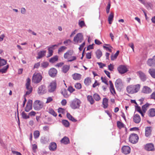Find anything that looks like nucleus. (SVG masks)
<instances>
[{
  "mask_svg": "<svg viewBox=\"0 0 155 155\" xmlns=\"http://www.w3.org/2000/svg\"><path fill=\"white\" fill-rule=\"evenodd\" d=\"M31 81L30 79L28 78L27 80V82L26 84V89L27 91L26 92L25 94L24 95V100L23 104V107H24L25 103L27 101L26 98V96L29 95L32 92V89L30 85V82Z\"/></svg>",
  "mask_w": 155,
  "mask_h": 155,
  "instance_id": "obj_1",
  "label": "nucleus"
},
{
  "mask_svg": "<svg viewBox=\"0 0 155 155\" xmlns=\"http://www.w3.org/2000/svg\"><path fill=\"white\" fill-rule=\"evenodd\" d=\"M140 88V85L137 84L135 85H130L127 87V92L130 94H133L137 92Z\"/></svg>",
  "mask_w": 155,
  "mask_h": 155,
  "instance_id": "obj_2",
  "label": "nucleus"
},
{
  "mask_svg": "<svg viewBox=\"0 0 155 155\" xmlns=\"http://www.w3.org/2000/svg\"><path fill=\"white\" fill-rule=\"evenodd\" d=\"M81 103V102L79 99L75 98L70 102V107L73 109H79Z\"/></svg>",
  "mask_w": 155,
  "mask_h": 155,
  "instance_id": "obj_3",
  "label": "nucleus"
},
{
  "mask_svg": "<svg viewBox=\"0 0 155 155\" xmlns=\"http://www.w3.org/2000/svg\"><path fill=\"white\" fill-rule=\"evenodd\" d=\"M42 79V76L39 73L35 72L33 74L32 81L35 83H38Z\"/></svg>",
  "mask_w": 155,
  "mask_h": 155,
  "instance_id": "obj_4",
  "label": "nucleus"
},
{
  "mask_svg": "<svg viewBox=\"0 0 155 155\" xmlns=\"http://www.w3.org/2000/svg\"><path fill=\"white\" fill-rule=\"evenodd\" d=\"M43 107V103L39 100L35 101L33 104L34 109L36 110H39L42 108Z\"/></svg>",
  "mask_w": 155,
  "mask_h": 155,
  "instance_id": "obj_5",
  "label": "nucleus"
},
{
  "mask_svg": "<svg viewBox=\"0 0 155 155\" xmlns=\"http://www.w3.org/2000/svg\"><path fill=\"white\" fill-rule=\"evenodd\" d=\"M83 40V36L81 33H78L74 37L73 41L75 43H81Z\"/></svg>",
  "mask_w": 155,
  "mask_h": 155,
  "instance_id": "obj_6",
  "label": "nucleus"
},
{
  "mask_svg": "<svg viewBox=\"0 0 155 155\" xmlns=\"http://www.w3.org/2000/svg\"><path fill=\"white\" fill-rule=\"evenodd\" d=\"M139 137L136 134H133L130 135L129 138V140L130 142L133 143H136L138 141Z\"/></svg>",
  "mask_w": 155,
  "mask_h": 155,
  "instance_id": "obj_7",
  "label": "nucleus"
},
{
  "mask_svg": "<svg viewBox=\"0 0 155 155\" xmlns=\"http://www.w3.org/2000/svg\"><path fill=\"white\" fill-rule=\"evenodd\" d=\"M46 92L45 86L43 85L40 86L38 90V93L39 95H42Z\"/></svg>",
  "mask_w": 155,
  "mask_h": 155,
  "instance_id": "obj_8",
  "label": "nucleus"
},
{
  "mask_svg": "<svg viewBox=\"0 0 155 155\" xmlns=\"http://www.w3.org/2000/svg\"><path fill=\"white\" fill-rule=\"evenodd\" d=\"M56 86V84L55 81H52L48 87V91L50 92H53L55 89Z\"/></svg>",
  "mask_w": 155,
  "mask_h": 155,
  "instance_id": "obj_9",
  "label": "nucleus"
},
{
  "mask_svg": "<svg viewBox=\"0 0 155 155\" xmlns=\"http://www.w3.org/2000/svg\"><path fill=\"white\" fill-rule=\"evenodd\" d=\"M32 101L31 100H28L26 107L25 109V110L26 112H29L32 108Z\"/></svg>",
  "mask_w": 155,
  "mask_h": 155,
  "instance_id": "obj_10",
  "label": "nucleus"
},
{
  "mask_svg": "<svg viewBox=\"0 0 155 155\" xmlns=\"http://www.w3.org/2000/svg\"><path fill=\"white\" fill-rule=\"evenodd\" d=\"M117 70L121 74H124L127 71V68L126 67L122 65L119 66L117 68Z\"/></svg>",
  "mask_w": 155,
  "mask_h": 155,
  "instance_id": "obj_11",
  "label": "nucleus"
},
{
  "mask_svg": "<svg viewBox=\"0 0 155 155\" xmlns=\"http://www.w3.org/2000/svg\"><path fill=\"white\" fill-rule=\"evenodd\" d=\"M145 150L147 151H153L154 150V146L153 144L151 143H147L145 146Z\"/></svg>",
  "mask_w": 155,
  "mask_h": 155,
  "instance_id": "obj_12",
  "label": "nucleus"
},
{
  "mask_svg": "<svg viewBox=\"0 0 155 155\" xmlns=\"http://www.w3.org/2000/svg\"><path fill=\"white\" fill-rule=\"evenodd\" d=\"M116 87L119 90H120L122 85L121 80L119 79H117L115 82Z\"/></svg>",
  "mask_w": 155,
  "mask_h": 155,
  "instance_id": "obj_13",
  "label": "nucleus"
},
{
  "mask_svg": "<svg viewBox=\"0 0 155 155\" xmlns=\"http://www.w3.org/2000/svg\"><path fill=\"white\" fill-rule=\"evenodd\" d=\"M147 63L149 66L155 67V55L153 56L152 58L149 59Z\"/></svg>",
  "mask_w": 155,
  "mask_h": 155,
  "instance_id": "obj_14",
  "label": "nucleus"
},
{
  "mask_svg": "<svg viewBox=\"0 0 155 155\" xmlns=\"http://www.w3.org/2000/svg\"><path fill=\"white\" fill-rule=\"evenodd\" d=\"M123 153L125 154H127L130 153V149L128 146H124L122 148Z\"/></svg>",
  "mask_w": 155,
  "mask_h": 155,
  "instance_id": "obj_15",
  "label": "nucleus"
},
{
  "mask_svg": "<svg viewBox=\"0 0 155 155\" xmlns=\"http://www.w3.org/2000/svg\"><path fill=\"white\" fill-rule=\"evenodd\" d=\"M49 74L51 77L55 76L57 73V70L54 68H51L49 71Z\"/></svg>",
  "mask_w": 155,
  "mask_h": 155,
  "instance_id": "obj_16",
  "label": "nucleus"
},
{
  "mask_svg": "<svg viewBox=\"0 0 155 155\" xmlns=\"http://www.w3.org/2000/svg\"><path fill=\"white\" fill-rule=\"evenodd\" d=\"M133 119L134 122L137 124L139 123L141 120L140 116L137 114L134 115Z\"/></svg>",
  "mask_w": 155,
  "mask_h": 155,
  "instance_id": "obj_17",
  "label": "nucleus"
},
{
  "mask_svg": "<svg viewBox=\"0 0 155 155\" xmlns=\"http://www.w3.org/2000/svg\"><path fill=\"white\" fill-rule=\"evenodd\" d=\"M142 91L144 93L149 94L151 92V90L147 86H144L143 87Z\"/></svg>",
  "mask_w": 155,
  "mask_h": 155,
  "instance_id": "obj_18",
  "label": "nucleus"
},
{
  "mask_svg": "<svg viewBox=\"0 0 155 155\" xmlns=\"http://www.w3.org/2000/svg\"><path fill=\"white\" fill-rule=\"evenodd\" d=\"M57 46V45H55L48 48V57H50L52 55L53 52V50L54 49V47L55 46Z\"/></svg>",
  "mask_w": 155,
  "mask_h": 155,
  "instance_id": "obj_19",
  "label": "nucleus"
},
{
  "mask_svg": "<svg viewBox=\"0 0 155 155\" xmlns=\"http://www.w3.org/2000/svg\"><path fill=\"white\" fill-rule=\"evenodd\" d=\"M46 51L45 50L41 51L38 52V56L37 57V59H40L44 56L46 54Z\"/></svg>",
  "mask_w": 155,
  "mask_h": 155,
  "instance_id": "obj_20",
  "label": "nucleus"
},
{
  "mask_svg": "<svg viewBox=\"0 0 155 155\" xmlns=\"http://www.w3.org/2000/svg\"><path fill=\"white\" fill-rule=\"evenodd\" d=\"M49 148L50 150L54 151L57 148L56 144L54 142L50 143L49 147Z\"/></svg>",
  "mask_w": 155,
  "mask_h": 155,
  "instance_id": "obj_21",
  "label": "nucleus"
},
{
  "mask_svg": "<svg viewBox=\"0 0 155 155\" xmlns=\"http://www.w3.org/2000/svg\"><path fill=\"white\" fill-rule=\"evenodd\" d=\"M151 132V127H146L145 128V135L147 137L149 136Z\"/></svg>",
  "mask_w": 155,
  "mask_h": 155,
  "instance_id": "obj_22",
  "label": "nucleus"
},
{
  "mask_svg": "<svg viewBox=\"0 0 155 155\" xmlns=\"http://www.w3.org/2000/svg\"><path fill=\"white\" fill-rule=\"evenodd\" d=\"M73 51L72 50H68L64 54V57L65 59H68L70 56L73 54Z\"/></svg>",
  "mask_w": 155,
  "mask_h": 155,
  "instance_id": "obj_23",
  "label": "nucleus"
},
{
  "mask_svg": "<svg viewBox=\"0 0 155 155\" xmlns=\"http://www.w3.org/2000/svg\"><path fill=\"white\" fill-rule=\"evenodd\" d=\"M81 75L79 74L75 73L72 75L73 79L75 80H79L81 78Z\"/></svg>",
  "mask_w": 155,
  "mask_h": 155,
  "instance_id": "obj_24",
  "label": "nucleus"
},
{
  "mask_svg": "<svg viewBox=\"0 0 155 155\" xmlns=\"http://www.w3.org/2000/svg\"><path fill=\"white\" fill-rule=\"evenodd\" d=\"M110 85V89L111 94H116L115 89L114 87L113 84L111 81H109Z\"/></svg>",
  "mask_w": 155,
  "mask_h": 155,
  "instance_id": "obj_25",
  "label": "nucleus"
},
{
  "mask_svg": "<svg viewBox=\"0 0 155 155\" xmlns=\"http://www.w3.org/2000/svg\"><path fill=\"white\" fill-rule=\"evenodd\" d=\"M138 73L140 79L142 81H144L146 80V76L144 73L141 71L138 72Z\"/></svg>",
  "mask_w": 155,
  "mask_h": 155,
  "instance_id": "obj_26",
  "label": "nucleus"
},
{
  "mask_svg": "<svg viewBox=\"0 0 155 155\" xmlns=\"http://www.w3.org/2000/svg\"><path fill=\"white\" fill-rule=\"evenodd\" d=\"M61 142L64 144H67L69 143V140L68 137H64L61 140Z\"/></svg>",
  "mask_w": 155,
  "mask_h": 155,
  "instance_id": "obj_27",
  "label": "nucleus"
},
{
  "mask_svg": "<svg viewBox=\"0 0 155 155\" xmlns=\"http://www.w3.org/2000/svg\"><path fill=\"white\" fill-rule=\"evenodd\" d=\"M61 93L64 96V97L65 98L68 97L70 94H68V91L65 89H62L61 90Z\"/></svg>",
  "mask_w": 155,
  "mask_h": 155,
  "instance_id": "obj_28",
  "label": "nucleus"
},
{
  "mask_svg": "<svg viewBox=\"0 0 155 155\" xmlns=\"http://www.w3.org/2000/svg\"><path fill=\"white\" fill-rule=\"evenodd\" d=\"M108 100L106 98L103 99L102 102L103 105V107L104 108H107L108 106Z\"/></svg>",
  "mask_w": 155,
  "mask_h": 155,
  "instance_id": "obj_29",
  "label": "nucleus"
},
{
  "mask_svg": "<svg viewBox=\"0 0 155 155\" xmlns=\"http://www.w3.org/2000/svg\"><path fill=\"white\" fill-rule=\"evenodd\" d=\"M149 116L150 117H153L155 116V109L152 108L149 110Z\"/></svg>",
  "mask_w": 155,
  "mask_h": 155,
  "instance_id": "obj_30",
  "label": "nucleus"
},
{
  "mask_svg": "<svg viewBox=\"0 0 155 155\" xmlns=\"http://www.w3.org/2000/svg\"><path fill=\"white\" fill-rule=\"evenodd\" d=\"M114 16V13L112 12H111L108 18V21L110 24H111L112 23L113 19Z\"/></svg>",
  "mask_w": 155,
  "mask_h": 155,
  "instance_id": "obj_31",
  "label": "nucleus"
},
{
  "mask_svg": "<svg viewBox=\"0 0 155 155\" xmlns=\"http://www.w3.org/2000/svg\"><path fill=\"white\" fill-rule=\"evenodd\" d=\"M149 72L153 78H155V69H150L149 70Z\"/></svg>",
  "mask_w": 155,
  "mask_h": 155,
  "instance_id": "obj_32",
  "label": "nucleus"
},
{
  "mask_svg": "<svg viewBox=\"0 0 155 155\" xmlns=\"http://www.w3.org/2000/svg\"><path fill=\"white\" fill-rule=\"evenodd\" d=\"M67 117L69 119L73 122H76L77 121V120L75 119L74 118L68 113L67 114Z\"/></svg>",
  "mask_w": 155,
  "mask_h": 155,
  "instance_id": "obj_33",
  "label": "nucleus"
},
{
  "mask_svg": "<svg viewBox=\"0 0 155 155\" xmlns=\"http://www.w3.org/2000/svg\"><path fill=\"white\" fill-rule=\"evenodd\" d=\"M67 47L64 46H62L59 48L58 50V54H60L64 52L66 49Z\"/></svg>",
  "mask_w": 155,
  "mask_h": 155,
  "instance_id": "obj_34",
  "label": "nucleus"
},
{
  "mask_svg": "<svg viewBox=\"0 0 155 155\" xmlns=\"http://www.w3.org/2000/svg\"><path fill=\"white\" fill-rule=\"evenodd\" d=\"M9 65H7L6 66L4 67L3 68L0 69V73H4L6 72L7 70L9 67Z\"/></svg>",
  "mask_w": 155,
  "mask_h": 155,
  "instance_id": "obj_35",
  "label": "nucleus"
},
{
  "mask_svg": "<svg viewBox=\"0 0 155 155\" xmlns=\"http://www.w3.org/2000/svg\"><path fill=\"white\" fill-rule=\"evenodd\" d=\"M91 82V79L89 78H86L85 79L84 81V83L87 86L89 85Z\"/></svg>",
  "mask_w": 155,
  "mask_h": 155,
  "instance_id": "obj_36",
  "label": "nucleus"
},
{
  "mask_svg": "<svg viewBox=\"0 0 155 155\" xmlns=\"http://www.w3.org/2000/svg\"><path fill=\"white\" fill-rule=\"evenodd\" d=\"M87 99L91 104H92L94 103V101L91 96L88 95L87 97Z\"/></svg>",
  "mask_w": 155,
  "mask_h": 155,
  "instance_id": "obj_37",
  "label": "nucleus"
},
{
  "mask_svg": "<svg viewBox=\"0 0 155 155\" xmlns=\"http://www.w3.org/2000/svg\"><path fill=\"white\" fill-rule=\"evenodd\" d=\"M69 66L67 65H64L62 68V70L63 72L66 73L69 69Z\"/></svg>",
  "mask_w": 155,
  "mask_h": 155,
  "instance_id": "obj_38",
  "label": "nucleus"
},
{
  "mask_svg": "<svg viewBox=\"0 0 155 155\" xmlns=\"http://www.w3.org/2000/svg\"><path fill=\"white\" fill-rule=\"evenodd\" d=\"M97 58L99 59L102 55V52L99 50H97L96 53Z\"/></svg>",
  "mask_w": 155,
  "mask_h": 155,
  "instance_id": "obj_39",
  "label": "nucleus"
},
{
  "mask_svg": "<svg viewBox=\"0 0 155 155\" xmlns=\"http://www.w3.org/2000/svg\"><path fill=\"white\" fill-rule=\"evenodd\" d=\"M6 61L0 58V67L6 64Z\"/></svg>",
  "mask_w": 155,
  "mask_h": 155,
  "instance_id": "obj_40",
  "label": "nucleus"
},
{
  "mask_svg": "<svg viewBox=\"0 0 155 155\" xmlns=\"http://www.w3.org/2000/svg\"><path fill=\"white\" fill-rule=\"evenodd\" d=\"M62 122L63 125L66 127H68L69 126V122L66 120H63Z\"/></svg>",
  "mask_w": 155,
  "mask_h": 155,
  "instance_id": "obj_41",
  "label": "nucleus"
},
{
  "mask_svg": "<svg viewBox=\"0 0 155 155\" xmlns=\"http://www.w3.org/2000/svg\"><path fill=\"white\" fill-rule=\"evenodd\" d=\"M58 57L57 56H55L52 58H51L50 60L49 61L50 62L53 63L54 62L57 61L58 60Z\"/></svg>",
  "mask_w": 155,
  "mask_h": 155,
  "instance_id": "obj_42",
  "label": "nucleus"
},
{
  "mask_svg": "<svg viewBox=\"0 0 155 155\" xmlns=\"http://www.w3.org/2000/svg\"><path fill=\"white\" fill-rule=\"evenodd\" d=\"M149 105V104L147 103L142 107V110L144 112H146Z\"/></svg>",
  "mask_w": 155,
  "mask_h": 155,
  "instance_id": "obj_43",
  "label": "nucleus"
},
{
  "mask_svg": "<svg viewBox=\"0 0 155 155\" xmlns=\"http://www.w3.org/2000/svg\"><path fill=\"white\" fill-rule=\"evenodd\" d=\"M119 51H117L116 53L114 54V55H112L111 56V60H114V59H116L117 56H118Z\"/></svg>",
  "mask_w": 155,
  "mask_h": 155,
  "instance_id": "obj_44",
  "label": "nucleus"
},
{
  "mask_svg": "<svg viewBox=\"0 0 155 155\" xmlns=\"http://www.w3.org/2000/svg\"><path fill=\"white\" fill-rule=\"evenodd\" d=\"M40 135V133L38 131L36 130L34 132V136L35 138H38Z\"/></svg>",
  "mask_w": 155,
  "mask_h": 155,
  "instance_id": "obj_45",
  "label": "nucleus"
},
{
  "mask_svg": "<svg viewBox=\"0 0 155 155\" xmlns=\"http://www.w3.org/2000/svg\"><path fill=\"white\" fill-rule=\"evenodd\" d=\"M21 116L22 118L24 119H27L29 118V116L28 115L24 112H22L21 113Z\"/></svg>",
  "mask_w": 155,
  "mask_h": 155,
  "instance_id": "obj_46",
  "label": "nucleus"
},
{
  "mask_svg": "<svg viewBox=\"0 0 155 155\" xmlns=\"http://www.w3.org/2000/svg\"><path fill=\"white\" fill-rule=\"evenodd\" d=\"M93 97L95 100L96 101H99L101 99L99 95L97 94H94Z\"/></svg>",
  "mask_w": 155,
  "mask_h": 155,
  "instance_id": "obj_47",
  "label": "nucleus"
},
{
  "mask_svg": "<svg viewBox=\"0 0 155 155\" xmlns=\"http://www.w3.org/2000/svg\"><path fill=\"white\" fill-rule=\"evenodd\" d=\"M48 65V63L46 62H44L41 64V66L43 68H47Z\"/></svg>",
  "mask_w": 155,
  "mask_h": 155,
  "instance_id": "obj_48",
  "label": "nucleus"
},
{
  "mask_svg": "<svg viewBox=\"0 0 155 155\" xmlns=\"http://www.w3.org/2000/svg\"><path fill=\"white\" fill-rule=\"evenodd\" d=\"M117 125L118 127L121 128L124 127V124L121 122L120 121L117 122Z\"/></svg>",
  "mask_w": 155,
  "mask_h": 155,
  "instance_id": "obj_49",
  "label": "nucleus"
},
{
  "mask_svg": "<svg viewBox=\"0 0 155 155\" xmlns=\"http://www.w3.org/2000/svg\"><path fill=\"white\" fill-rule=\"evenodd\" d=\"M49 113L51 114L52 115L54 116H56L57 114L52 109H49Z\"/></svg>",
  "mask_w": 155,
  "mask_h": 155,
  "instance_id": "obj_50",
  "label": "nucleus"
},
{
  "mask_svg": "<svg viewBox=\"0 0 155 155\" xmlns=\"http://www.w3.org/2000/svg\"><path fill=\"white\" fill-rule=\"evenodd\" d=\"M79 25L81 28L83 27V26H85V24L84 21H79Z\"/></svg>",
  "mask_w": 155,
  "mask_h": 155,
  "instance_id": "obj_51",
  "label": "nucleus"
},
{
  "mask_svg": "<svg viewBox=\"0 0 155 155\" xmlns=\"http://www.w3.org/2000/svg\"><path fill=\"white\" fill-rule=\"evenodd\" d=\"M75 87L78 89H80L81 88V85L80 83H77L75 84Z\"/></svg>",
  "mask_w": 155,
  "mask_h": 155,
  "instance_id": "obj_52",
  "label": "nucleus"
},
{
  "mask_svg": "<svg viewBox=\"0 0 155 155\" xmlns=\"http://www.w3.org/2000/svg\"><path fill=\"white\" fill-rule=\"evenodd\" d=\"M101 79L102 80V81L105 84H106L107 85H108V84L107 83V80H106V78H103V77H101Z\"/></svg>",
  "mask_w": 155,
  "mask_h": 155,
  "instance_id": "obj_53",
  "label": "nucleus"
},
{
  "mask_svg": "<svg viewBox=\"0 0 155 155\" xmlns=\"http://www.w3.org/2000/svg\"><path fill=\"white\" fill-rule=\"evenodd\" d=\"M68 90L70 92V93L73 92L74 91L75 89L72 87L70 86L68 88Z\"/></svg>",
  "mask_w": 155,
  "mask_h": 155,
  "instance_id": "obj_54",
  "label": "nucleus"
},
{
  "mask_svg": "<svg viewBox=\"0 0 155 155\" xmlns=\"http://www.w3.org/2000/svg\"><path fill=\"white\" fill-rule=\"evenodd\" d=\"M53 101V99L51 97H49L47 98L46 103H48Z\"/></svg>",
  "mask_w": 155,
  "mask_h": 155,
  "instance_id": "obj_55",
  "label": "nucleus"
},
{
  "mask_svg": "<svg viewBox=\"0 0 155 155\" xmlns=\"http://www.w3.org/2000/svg\"><path fill=\"white\" fill-rule=\"evenodd\" d=\"M21 12L22 14H25L26 13V10L24 8H21Z\"/></svg>",
  "mask_w": 155,
  "mask_h": 155,
  "instance_id": "obj_56",
  "label": "nucleus"
},
{
  "mask_svg": "<svg viewBox=\"0 0 155 155\" xmlns=\"http://www.w3.org/2000/svg\"><path fill=\"white\" fill-rule=\"evenodd\" d=\"M97 64L99 66L100 68H102L103 67L105 66V64L101 62H97Z\"/></svg>",
  "mask_w": 155,
  "mask_h": 155,
  "instance_id": "obj_57",
  "label": "nucleus"
},
{
  "mask_svg": "<svg viewBox=\"0 0 155 155\" xmlns=\"http://www.w3.org/2000/svg\"><path fill=\"white\" fill-rule=\"evenodd\" d=\"M108 69L110 71H112L114 69V65L112 64H110L108 65Z\"/></svg>",
  "mask_w": 155,
  "mask_h": 155,
  "instance_id": "obj_58",
  "label": "nucleus"
},
{
  "mask_svg": "<svg viewBox=\"0 0 155 155\" xmlns=\"http://www.w3.org/2000/svg\"><path fill=\"white\" fill-rule=\"evenodd\" d=\"M61 104L63 106H65L67 104V101L65 99H63L61 101Z\"/></svg>",
  "mask_w": 155,
  "mask_h": 155,
  "instance_id": "obj_59",
  "label": "nucleus"
},
{
  "mask_svg": "<svg viewBox=\"0 0 155 155\" xmlns=\"http://www.w3.org/2000/svg\"><path fill=\"white\" fill-rule=\"evenodd\" d=\"M76 59V58L75 56H72L71 58V59L68 60V61L71 62L74 60H75Z\"/></svg>",
  "mask_w": 155,
  "mask_h": 155,
  "instance_id": "obj_60",
  "label": "nucleus"
},
{
  "mask_svg": "<svg viewBox=\"0 0 155 155\" xmlns=\"http://www.w3.org/2000/svg\"><path fill=\"white\" fill-rule=\"evenodd\" d=\"M91 53H88L86 54V58L88 59H90L91 58Z\"/></svg>",
  "mask_w": 155,
  "mask_h": 155,
  "instance_id": "obj_61",
  "label": "nucleus"
},
{
  "mask_svg": "<svg viewBox=\"0 0 155 155\" xmlns=\"http://www.w3.org/2000/svg\"><path fill=\"white\" fill-rule=\"evenodd\" d=\"M64 111V110L62 108H59L58 109V111L59 113H63Z\"/></svg>",
  "mask_w": 155,
  "mask_h": 155,
  "instance_id": "obj_62",
  "label": "nucleus"
},
{
  "mask_svg": "<svg viewBox=\"0 0 155 155\" xmlns=\"http://www.w3.org/2000/svg\"><path fill=\"white\" fill-rule=\"evenodd\" d=\"M12 153L14 154H15L16 155H22L20 153L17 151H15L13 150H12Z\"/></svg>",
  "mask_w": 155,
  "mask_h": 155,
  "instance_id": "obj_63",
  "label": "nucleus"
},
{
  "mask_svg": "<svg viewBox=\"0 0 155 155\" xmlns=\"http://www.w3.org/2000/svg\"><path fill=\"white\" fill-rule=\"evenodd\" d=\"M150 98L155 100V92H153L150 96Z\"/></svg>",
  "mask_w": 155,
  "mask_h": 155,
  "instance_id": "obj_64",
  "label": "nucleus"
}]
</instances>
